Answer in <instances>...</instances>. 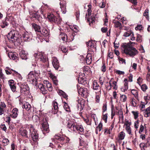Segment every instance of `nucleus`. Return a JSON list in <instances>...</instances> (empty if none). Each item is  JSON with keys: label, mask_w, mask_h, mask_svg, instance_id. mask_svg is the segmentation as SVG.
<instances>
[{"label": "nucleus", "mask_w": 150, "mask_h": 150, "mask_svg": "<svg viewBox=\"0 0 150 150\" xmlns=\"http://www.w3.org/2000/svg\"><path fill=\"white\" fill-rule=\"evenodd\" d=\"M133 43V42L125 43L122 45V47L125 53L127 55L133 57L138 53V52L135 48L132 47L131 44Z\"/></svg>", "instance_id": "1"}, {"label": "nucleus", "mask_w": 150, "mask_h": 150, "mask_svg": "<svg viewBox=\"0 0 150 150\" xmlns=\"http://www.w3.org/2000/svg\"><path fill=\"white\" fill-rule=\"evenodd\" d=\"M67 126L69 129L73 131H77L79 133L80 132H82L84 131V129L81 125H77L70 120L68 121Z\"/></svg>", "instance_id": "2"}, {"label": "nucleus", "mask_w": 150, "mask_h": 150, "mask_svg": "<svg viewBox=\"0 0 150 150\" xmlns=\"http://www.w3.org/2000/svg\"><path fill=\"white\" fill-rule=\"evenodd\" d=\"M30 135H31L33 140L35 142L32 145L33 146L34 148H35V147H36L38 146L37 141L38 139V134L37 133V130L35 129L32 126H31L30 129Z\"/></svg>", "instance_id": "3"}, {"label": "nucleus", "mask_w": 150, "mask_h": 150, "mask_svg": "<svg viewBox=\"0 0 150 150\" xmlns=\"http://www.w3.org/2000/svg\"><path fill=\"white\" fill-rule=\"evenodd\" d=\"M38 74L35 71L30 72L28 75L27 79L29 81L32 82V83L36 85L37 82V79Z\"/></svg>", "instance_id": "4"}, {"label": "nucleus", "mask_w": 150, "mask_h": 150, "mask_svg": "<svg viewBox=\"0 0 150 150\" xmlns=\"http://www.w3.org/2000/svg\"><path fill=\"white\" fill-rule=\"evenodd\" d=\"M17 32L14 30L10 31L8 33V38L12 42L16 41L18 38Z\"/></svg>", "instance_id": "5"}, {"label": "nucleus", "mask_w": 150, "mask_h": 150, "mask_svg": "<svg viewBox=\"0 0 150 150\" xmlns=\"http://www.w3.org/2000/svg\"><path fill=\"white\" fill-rule=\"evenodd\" d=\"M52 105V112H54V114H55L56 113L57 117H59L60 118L62 119L63 116L62 112L60 111L58 112V107L57 103L56 102L54 101Z\"/></svg>", "instance_id": "6"}, {"label": "nucleus", "mask_w": 150, "mask_h": 150, "mask_svg": "<svg viewBox=\"0 0 150 150\" xmlns=\"http://www.w3.org/2000/svg\"><path fill=\"white\" fill-rule=\"evenodd\" d=\"M40 123L42 125L41 129L43 133H44V132H47L49 130V127L46 119H43L40 121Z\"/></svg>", "instance_id": "7"}, {"label": "nucleus", "mask_w": 150, "mask_h": 150, "mask_svg": "<svg viewBox=\"0 0 150 150\" xmlns=\"http://www.w3.org/2000/svg\"><path fill=\"white\" fill-rule=\"evenodd\" d=\"M20 86L21 91L22 93L26 94L28 93L29 88L27 84L25 82L21 83Z\"/></svg>", "instance_id": "8"}, {"label": "nucleus", "mask_w": 150, "mask_h": 150, "mask_svg": "<svg viewBox=\"0 0 150 150\" xmlns=\"http://www.w3.org/2000/svg\"><path fill=\"white\" fill-rule=\"evenodd\" d=\"M47 18L52 23H58L60 21V20L59 18H57L53 14L50 13H48Z\"/></svg>", "instance_id": "9"}, {"label": "nucleus", "mask_w": 150, "mask_h": 150, "mask_svg": "<svg viewBox=\"0 0 150 150\" xmlns=\"http://www.w3.org/2000/svg\"><path fill=\"white\" fill-rule=\"evenodd\" d=\"M34 55L36 58L39 59L42 62H45L46 61V57L44 56L43 54L42 53L38 52L35 53Z\"/></svg>", "instance_id": "10"}, {"label": "nucleus", "mask_w": 150, "mask_h": 150, "mask_svg": "<svg viewBox=\"0 0 150 150\" xmlns=\"http://www.w3.org/2000/svg\"><path fill=\"white\" fill-rule=\"evenodd\" d=\"M23 37L25 41H29L32 39V34L27 32H25L23 35Z\"/></svg>", "instance_id": "11"}, {"label": "nucleus", "mask_w": 150, "mask_h": 150, "mask_svg": "<svg viewBox=\"0 0 150 150\" xmlns=\"http://www.w3.org/2000/svg\"><path fill=\"white\" fill-rule=\"evenodd\" d=\"M59 4L62 13L64 14L65 13L67 12L66 2L64 1H61Z\"/></svg>", "instance_id": "12"}, {"label": "nucleus", "mask_w": 150, "mask_h": 150, "mask_svg": "<svg viewBox=\"0 0 150 150\" xmlns=\"http://www.w3.org/2000/svg\"><path fill=\"white\" fill-rule=\"evenodd\" d=\"M67 138V137H65L64 138L63 136H60L57 135H55L54 138V139H52V141H55V139H57L60 141H64V143H67V142L66 140Z\"/></svg>", "instance_id": "13"}, {"label": "nucleus", "mask_w": 150, "mask_h": 150, "mask_svg": "<svg viewBox=\"0 0 150 150\" xmlns=\"http://www.w3.org/2000/svg\"><path fill=\"white\" fill-rule=\"evenodd\" d=\"M52 63L53 67L56 69H58L59 64L58 60L56 58L54 57L52 58Z\"/></svg>", "instance_id": "14"}, {"label": "nucleus", "mask_w": 150, "mask_h": 150, "mask_svg": "<svg viewBox=\"0 0 150 150\" xmlns=\"http://www.w3.org/2000/svg\"><path fill=\"white\" fill-rule=\"evenodd\" d=\"M40 35H42L44 37L48 38L49 37V32L48 30H47L45 28H41V33H39Z\"/></svg>", "instance_id": "15"}, {"label": "nucleus", "mask_w": 150, "mask_h": 150, "mask_svg": "<svg viewBox=\"0 0 150 150\" xmlns=\"http://www.w3.org/2000/svg\"><path fill=\"white\" fill-rule=\"evenodd\" d=\"M19 113L18 109L16 108H14L12 111L11 114V117L13 118H16Z\"/></svg>", "instance_id": "16"}, {"label": "nucleus", "mask_w": 150, "mask_h": 150, "mask_svg": "<svg viewBox=\"0 0 150 150\" xmlns=\"http://www.w3.org/2000/svg\"><path fill=\"white\" fill-rule=\"evenodd\" d=\"M79 145V147H81L82 149L84 150H86L88 148V144L82 140L81 139L80 140Z\"/></svg>", "instance_id": "17"}, {"label": "nucleus", "mask_w": 150, "mask_h": 150, "mask_svg": "<svg viewBox=\"0 0 150 150\" xmlns=\"http://www.w3.org/2000/svg\"><path fill=\"white\" fill-rule=\"evenodd\" d=\"M92 56L91 53L87 54L86 58L85 59V62L87 64H90L92 62Z\"/></svg>", "instance_id": "18"}, {"label": "nucleus", "mask_w": 150, "mask_h": 150, "mask_svg": "<svg viewBox=\"0 0 150 150\" xmlns=\"http://www.w3.org/2000/svg\"><path fill=\"white\" fill-rule=\"evenodd\" d=\"M32 26L37 33H38L39 34L40 33H41V28L40 26L37 25L35 23H33L32 24Z\"/></svg>", "instance_id": "19"}, {"label": "nucleus", "mask_w": 150, "mask_h": 150, "mask_svg": "<svg viewBox=\"0 0 150 150\" xmlns=\"http://www.w3.org/2000/svg\"><path fill=\"white\" fill-rule=\"evenodd\" d=\"M8 83L12 91L13 92L15 91L16 87L14 81L12 80H10L8 81Z\"/></svg>", "instance_id": "20"}, {"label": "nucleus", "mask_w": 150, "mask_h": 150, "mask_svg": "<svg viewBox=\"0 0 150 150\" xmlns=\"http://www.w3.org/2000/svg\"><path fill=\"white\" fill-rule=\"evenodd\" d=\"M92 87L93 90H98V92L101 91L100 88L96 81H93Z\"/></svg>", "instance_id": "21"}, {"label": "nucleus", "mask_w": 150, "mask_h": 150, "mask_svg": "<svg viewBox=\"0 0 150 150\" xmlns=\"http://www.w3.org/2000/svg\"><path fill=\"white\" fill-rule=\"evenodd\" d=\"M20 57L23 59L26 60L27 59V57L25 52L24 50H22L19 53Z\"/></svg>", "instance_id": "22"}, {"label": "nucleus", "mask_w": 150, "mask_h": 150, "mask_svg": "<svg viewBox=\"0 0 150 150\" xmlns=\"http://www.w3.org/2000/svg\"><path fill=\"white\" fill-rule=\"evenodd\" d=\"M19 133L22 136L25 137L26 138L28 137L27 132L26 129L21 128L19 129Z\"/></svg>", "instance_id": "23"}, {"label": "nucleus", "mask_w": 150, "mask_h": 150, "mask_svg": "<svg viewBox=\"0 0 150 150\" xmlns=\"http://www.w3.org/2000/svg\"><path fill=\"white\" fill-rule=\"evenodd\" d=\"M44 84H45L46 87L49 91H52V87L51 86V83L49 81H46L45 82L44 81Z\"/></svg>", "instance_id": "24"}, {"label": "nucleus", "mask_w": 150, "mask_h": 150, "mask_svg": "<svg viewBox=\"0 0 150 150\" xmlns=\"http://www.w3.org/2000/svg\"><path fill=\"white\" fill-rule=\"evenodd\" d=\"M8 56L9 58L13 60L17 59V57L16 55L12 52H10L8 54Z\"/></svg>", "instance_id": "25"}, {"label": "nucleus", "mask_w": 150, "mask_h": 150, "mask_svg": "<svg viewBox=\"0 0 150 150\" xmlns=\"http://www.w3.org/2000/svg\"><path fill=\"white\" fill-rule=\"evenodd\" d=\"M82 100L80 99H78L77 100L76 102L77 103V107L78 110L81 111L83 110V108L81 106Z\"/></svg>", "instance_id": "26"}, {"label": "nucleus", "mask_w": 150, "mask_h": 150, "mask_svg": "<svg viewBox=\"0 0 150 150\" xmlns=\"http://www.w3.org/2000/svg\"><path fill=\"white\" fill-rule=\"evenodd\" d=\"M59 38H61L62 40L66 42L67 40V36L65 33H62L60 34Z\"/></svg>", "instance_id": "27"}, {"label": "nucleus", "mask_w": 150, "mask_h": 150, "mask_svg": "<svg viewBox=\"0 0 150 150\" xmlns=\"http://www.w3.org/2000/svg\"><path fill=\"white\" fill-rule=\"evenodd\" d=\"M50 77L52 79L54 84L56 85H57L58 84V81L57 79L56 76L51 74L50 75Z\"/></svg>", "instance_id": "28"}, {"label": "nucleus", "mask_w": 150, "mask_h": 150, "mask_svg": "<svg viewBox=\"0 0 150 150\" xmlns=\"http://www.w3.org/2000/svg\"><path fill=\"white\" fill-rule=\"evenodd\" d=\"M31 107L30 105L28 102H26L23 105V108H25L27 110H29Z\"/></svg>", "instance_id": "29"}, {"label": "nucleus", "mask_w": 150, "mask_h": 150, "mask_svg": "<svg viewBox=\"0 0 150 150\" xmlns=\"http://www.w3.org/2000/svg\"><path fill=\"white\" fill-rule=\"evenodd\" d=\"M86 45L89 49L93 48L95 47L94 43L91 41H89L86 42Z\"/></svg>", "instance_id": "30"}, {"label": "nucleus", "mask_w": 150, "mask_h": 150, "mask_svg": "<svg viewBox=\"0 0 150 150\" xmlns=\"http://www.w3.org/2000/svg\"><path fill=\"white\" fill-rule=\"evenodd\" d=\"M77 88L79 94L80 95L82 94V93L83 92L85 88H84L83 87H81L78 85H77Z\"/></svg>", "instance_id": "31"}, {"label": "nucleus", "mask_w": 150, "mask_h": 150, "mask_svg": "<svg viewBox=\"0 0 150 150\" xmlns=\"http://www.w3.org/2000/svg\"><path fill=\"white\" fill-rule=\"evenodd\" d=\"M128 89V83L125 82L124 84L123 87L121 88V90L122 91L125 92Z\"/></svg>", "instance_id": "32"}, {"label": "nucleus", "mask_w": 150, "mask_h": 150, "mask_svg": "<svg viewBox=\"0 0 150 150\" xmlns=\"http://www.w3.org/2000/svg\"><path fill=\"white\" fill-rule=\"evenodd\" d=\"M125 134V132L123 131L120 132L119 134L118 137L120 140H123L124 139Z\"/></svg>", "instance_id": "33"}, {"label": "nucleus", "mask_w": 150, "mask_h": 150, "mask_svg": "<svg viewBox=\"0 0 150 150\" xmlns=\"http://www.w3.org/2000/svg\"><path fill=\"white\" fill-rule=\"evenodd\" d=\"M96 100L97 103H99L100 101V97L101 94V91L96 92Z\"/></svg>", "instance_id": "34"}, {"label": "nucleus", "mask_w": 150, "mask_h": 150, "mask_svg": "<svg viewBox=\"0 0 150 150\" xmlns=\"http://www.w3.org/2000/svg\"><path fill=\"white\" fill-rule=\"evenodd\" d=\"M9 143V141L7 139H4L2 140V144L3 146H7Z\"/></svg>", "instance_id": "35"}, {"label": "nucleus", "mask_w": 150, "mask_h": 150, "mask_svg": "<svg viewBox=\"0 0 150 150\" xmlns=\"http://www.w3.org/2000/svg\"><path fill=\"white\" fill-rule=\"evenodd\" d=\"M83 91V92L82 93V94H81V95L84 98H86L88 96V90L87 88H85L84 89V91Z\"/></svg>", "instance_id": "36"}, {"label": "nucleus", "mask_w": 150, "mask_h": 150, "mask_svg": "<svg viewBox=\"0 0 150 150\" xmlns=\"http://www.w3.org/2000/svg\"><path fill=\"white\" fill-rule=\"evenodd\" d=\"M132 113L134 116V118L135 120H137L139 116V112L137 111H132Z\"/></svg>", "instance_id": "37"}, {"label": "nucleus", "mask_w": 150, "mask_h": 150, "mask_svg": "<svg viewBox=\"0 0 150 150\" xmlns=\"http://www.w3.org/2000/svg\"><path fill=\"white\" fill-rule=\"evenodd\" d=\"M115 26L116 28H119L121 29L122 28L121 23L118 21H116L114 22Z\"/></svg>", "instance_id": "38"}, {"label": "nucleus", "mask_w": 150, "mask_h": 150, "mask_svg": "<svg viewBox=\"0 0 150 150\" xmlns=\"http://www.w3.org/2000/svg\"><path fill=\"white\" fill-rule=\"evenodd\" d=\"M131 93L136 98H137L138 96V92L137 90L135 89H132L131 91Z\"/></svg>", "instance_id": "39"}, {"label": "nucleus", "mask_w": 150, "mask_h": 150, "mask_svg": "<svg viewBox=\"0 0 150 150\" xmlns=\"http://www.w3.org/2000/svg\"><path fill=\"white\" fill-rule=\"evenodd\" d=\"M23 117L26 120H28L31 117V116L30 115L29 113H27L26 114L25 113L23 114Z\"/></svg>", "instance_id": "40"}, {"label": "nucleus", "mask_w": 150, "mask_h": 150, "mask_svg": "<svg viewBox=\"0 0 150 150\" xmlns=\"http://www.w3.org/2000/svg\"><path fill=\"white\" fill-rule=\"evenodd\" d=\"M32 120L34 122H36L38 121L39 120V117L36 115L32 116Z\"/></svg>", "instance_id": "41"}, {"label": "nucleus", "mask_w": 150, "mask_h": 150, "mask_svg": "<svg viewBox=\"0 0 150 150\" xmlns=\"http://www.w3.org/2000/svg\"><path fill=\"white\" fill-rule=\"evenodd\" d=\"M120 97V100L122 102H124L126 101L127 97L126 95H121Z\"/></svg>", "instance_id": "42"}, {"label": "nucleus", "mask_w": 150, "mask_h": 150, "mask_svg": "<svg viewBox=\"0 0 150 150\" xmlns=\"http://www.w3.org/2000/svg\"><path fill=\"white\" fill-rule=\"evenodd\" d=\"M6 68L8 70H5L7 74H11L12 73V72L11 71H13L14 73H15V71L13 70V69L8 67H6Z\"/></svg>", "instance_id": "43"}, {"label": "nucleus", "mask_w": 150, "mask_h": 150, "mask_svg": "<svg viewBox=\"0 0 150 150\" xmlns=\"http://www.w3.org/2000/svg\"><path fill=\"white\" fill-rule=\"evenodd\" d=\"M149 9H146L144 13V16L147 19H149Z\"/></svg>", "instance_id": "44"}, {"label": "nucleus", "mask_w": 150, "mask_h": 150, "mask_svg": "<svg viewBox=\"0 0 150 150\" xmlns=\"http://www.w3.org/2000/svg\"><path fill=\"white\" fill-rule=\"evenodd\" d=\"M8 25V23L6 21H3L2 23L1 24V27L2 28H4L7 26Z\"/></svg>", "instance_id": "45"}, {"label": "nucleus", "mask_w": 150, "mask_h": 150, "mask_svg": "<svg viewBox=\"0 0 150 150\" xmlns=\"http://www.w3.org/2000/svg\"><path fill=\"white\" fill-rule=\"evenodd\" d=\"M132 33H133L130 31H128L125 33L123 35L126 37H128L132 34Z\"/></svg>", "instance_id": "46"}, {"label": "nucleus", "mask_w": 150, "mask_h": 150, "mask_svg": "<svg viewBox=\"0 0 150 150\" xmlns=\"http://www.w3.org/2000/svg\"><path fill=\"white\" fill-rule=\"evenodd\" d=\"M103 126V125L101 122H100L98 126L96 127V129H97V131H100L102 128Z\"/></svg>", "instance_id": "47"}, {"label": "nucleus", "mask_w": 150, "mask_h": 150, "mask_svg": "<svg viewBox=\"0 0 150 150\" xmlns=\"http://www.w3.org/2000/svg\"><path fill=\"white\" fill-rule=\"evenodd\" d=\"M142 90L143 91H145L148 88L147 86L145 84H143L141 86Z\"/></svg>", "instance_id": "48"}, {"label": "nucleus", "mask_w": 150, "mask_h": 150, "mask_svg": "<svg viewBox=\"0 0 150 150\" xmlns=\"http://www.w3.org/2000/svg\"><path fill=\"white\" fill-rule=\"evenodd\" d=\"M113 80L112 79H111L109 82L110 86L107 87V89H108L109 90L111 89L112 88V83L113 84Z\"/></svg>", "instance_id": "49"}, {"label": "nucleus", "mask_w": 150, "mask_h": 150, "mask_svg": "<svg viewBox=\"0 0 150 150\" xmlns=\"http://www.w3.org/2000/svg\"><path fill=\"white\" fill-rule=\"evenodd\" d=\"M131 125V122H130V121L129 120H127L126 119H125V125H126V127L130 126Z\"/></svg>", "instance_id": "50"}, {"label": "nucleus", "mask_w": 150, "mask_h": 150, "mask_svg": "<svg viewBox=\"0 0 150 150\" xmlns=\"http://www.w3.org/2000/svg\"><path fill=\"white\" fill-rule=\"evenodd\" d=\"M64 109L67 111L69 110V107L66 103H64Z\"/></svg>", "instance_id": "51"}, {"label": "nucleus", "mask_w": 150, "mask_h": 150, "mask_svg": "<svg viewBox=\"0 0 150 150\" xmlns=\"http://www.w3.org/2000/svg\"><path fill=\"white\" fill-rule=\"evenodd\" d=\"M108 118V116L107 113L103 114L102 117L103 120H104L105 122L106 123L107 122V119Z\"/></svg>", "instance_id": "52"}, {"label": "nucleus", "mask_w": 150, "mask_h": 150, "mask_svg": "<svg viewBox=\"0 0 150 150\" xmlns=\"http://www.w3.org/2000/svg\"><path fill=\"white\" fill-rule=\"evenodd\" d=\"M118 59L119 62L121 64H125L126 62L125 59L121 58H118Z\"/></svg>", "instance_id": "53"}, {"label": "nucleus", "mask_w": 150, "mask_h": 150, "mask_svg": "<svg viewBox=\"0 0 150 150\" xmlns=\"http://www.w3.org/2000/svg\"><path fill=\"white\" fill-rule=\"evenodd\" d=\"M88 16H90L91 14V8L92 6L91 5H88Z\"/></svg>", "instance_id": "54"}, {"label": "nucleus", "mask_w": 150, "mask_h": 150, "mask_svg": "<svg viewBox=\"0 0 150 150\" xmlns=\"http://www.w3.org/2000/svg\"><path fill=\"white\" fill-rule=\"evenodd\" d=\"M126 130L127 132L129 134L131 133V129L130 126L126 127Z\"/></svg>", "instance_id": "55"}, {"label": "nucleus", "mask_w": 150, "mask_h": 150, "mask_svg": "<svg viewBox=\"0 0 150 150\" xmlns=\"http://www.w3.org/2000/svg\"><path fill=\"white\" fill-rule=\"evenodd\" d=\"M117 83L116 81H115L113 80V85L112 86L113 87V88L115 90H116L117 88Z\"/></svg>", "instance_id": "56"}, {"label": "nucleus", "mask_w": 150, "mask_h": 150, "mask_svg": "<svg viewBox=\"0 0 150 150\" xmlns=\"http://www.w3.org/2000/svg\"><path fill=\"white\" fill-rule=\"evenodd\" d=\"M95 18L94 16H92L91 18H89L88 19L89 22H91L92 23H93L95 22Z\"/></svg>", "instance_id": "57"}, {"label": "nucleus", "mask_w": 150, "mask_h": 150, "mask_svg": "<svg viewBox=\"0 0 150 150\" xmlns=\"http://www.w3.org/2000/svg\"><path fill=\"white\" fill-rule=\"evenodd\" d=\"M40 91L41 92V93L43 94H45L47 93V90L46 89H45L44 87L41 89Z\"/></svg>", "instance_id": "58"}, {"label": "nucleus", "mask_w": 150, "mask_h": 150, "mask_svg": "<svg viewBox=\"0 0 150 150\" xmlns=\"http://www.w3.org/2000/svg\"><path fill=\"white\" fill-rule=\"evenodd\" d=\"M6 107V105L4 102H1L0 104V107L4 109Z\"/></svg>", "instance_id": "59"}, {"label": "nucleus", "mask_w": 150, "mask_h": 150, "mask_svg": "<svg viewBox=\"0 0 150 150\" xmlns=\"http://www.w3.org/2000/svg\"><path fill=\"white\" fill-rule=\"evenodd\" d=\"M61 50L62 52L64 53H66L67 51V49L64 46H62L61 47Z\"/></svg>", "instance_id": "60"}, {"label": "nucleus", "mask_w": 150, "mask_h": 150, "mask_svg": "<svg viewBox=\"0 0 150 150\" xmlns=\"http://www.w3.org/2000/svg\"><path fill=\"white\" fill-rule=\"evenodd\" d=\"M1 128L2 130L6 132L7 128L4 124H2L1 125Z\"/></svg>", "instance_id": "61"}, {"label": "nucleus", "mask_w": 150, "mask_h": 150, "mask_svg": "<svg viewBox=\"0 0 150 150\" xmlns=\"http://www.w3.org/2000/svg\"><path fill=\"white\" fill-rule=\"evenodd\" d=\"M141 36L140 35L137 34V41L139 42H141Z\"/></svg>", "instance_id": "62"}, {"label": "nucleus", "mask_w": 150, "mask_h": 150, "mask_svg": "<svg viewBox=\"0 0 150 150\" xmlns=\"http://www.w3.org/2000/svg\"><path fill=\"white\" fill-rule=\"evenodd\" d=\"M117 115H120L121 116H122L123 112L122 110L121 109H120L118 110V112L117 114Z\"/></svg>", "instance_id": "63"}, {"label": "nucleus", "mask_w": 150, "mask_h": 150, "mask_svg": "<svg viewBox=\"0 0 150 150\" xmlns=\"http://www.w3.org/2000/svg\"><path fill=\"white\" fill-rule=\"evenodd\" d=\"M132 105L133 106L135 107L136 106L137 103V101L134 99H132Z\"/></svg>", "instance_id": "64"}]
</instances>
